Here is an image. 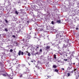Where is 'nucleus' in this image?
<instances>
[{"instance_id": "obj_9", "label": "nucleus", "mask_w": 79, "mask_h": 79, "mask_svg": "<svg viewBox=\"0 0 79 79\" xmlns=\"http://www.w3.org/2000/svg\"><path fill=\"white\" fill-rule=\"evenodd\" d=\"M37 54L39 55V53L38 52H37L36 53H33V52L32 53V55H35V56H36V55Z\"/></svg>"}, {"instance_id": "obj_45", "label": "nucleus", "mask_w": 79, "mask_h": 79, "mask_svg": "<svg viewBox=\"0 0 79 79\" xmlns=\"http://www.w3.org/2000/svg\"><path fill=\"white\" fill-rule=\"evenodd\" d=\"M66 56H67V54L66 55Z\"/></svg>"}, {"instance_id": "obj_3", "label": "nucleus", "mask_w": 79, "mask_h": 79, "mask_svg": "<svg viewBox=\"0 0 79 79\" xmlns=\"http://www.w3.org/2000/svg\"><path fill=\"white\" fill-rule=\"evenodd\" d=\"M29 70L27 69L24 71V74H27V73H29Z\"/></svg>"}, {"instance_id": "obj_10", "label": "nucleus", "mask_w": 79, "mask_h": 79, "mask_svg": "<svg viewBox=\"0 0 79 79\" xmlns=\"http://www.w3.org/2000/svg\"><path fill=\"white\" fill-rule=\"evenodd\" d=\"M56 22L57 23H61V20H58L56 21Z\"/></svg>"}, {"instance_id": "obj_21", "label": "nucleus", "mask_w": 79, "mask_h": 79, "mask_svg": "<svg viewBox=\"0 0 79 79\" xmlns=\"http://www.w3.org/2000/svg\"><path fill=\"white\" fill-rule=\"evenodd\" d=\"M5 30L6 32H8V29L7 28H5Z\"/></svg>"}, {"instance_id": "obj_16", "label": "nucleus", "mask_w": 79, "mask_h": 79, "mask_svg": "<svg viewBox=\"0 0 79 79\" xmlns=\"http://www.w3.org/2000/svg\"><path fill=\"white\" fill-rule=\"evenodd\" d=\"M35 67H36V68H37L38 69H40V67L39 66H35Z\"/></svg>"}, {"instance_id": "obj_29", "label": "nucleus", "mask_w": 79, "mask_h": 79, "mask_svg": "<svg viewBox=\"0 0 79 79\" xmlns=\"http://www.w3.org/2000/svg\"><path fill=\"white\" fill-rule=\"evenodd\" d=\"M2 76H5V77L6 76V75L5 74H3Z\"/></svg>"}, {"instance_id": "obj_13", "label": "nucleus", "mask_w": 79, "mask_h": 79, "mask_svg": "<svg viewBox=\"0 0 79 79\" xmlns=\"http://www.w3.org/2000/svg\"><path fill=\"white\" fill-rule=\"evenodd\" d=\"M35 47H36L35 50H36V51H37L38 50L37 49V48H39V46H36Z\"/></svg>"}, {"instance_id": "obj_6", "label": "nucleus", "mask_w": 79, "mask_h": 79, "mask_svg": "<svg viewBox=\"0 0 79 79\" xmlns=\"http://www.w3.org/2000/svg\"><path fill=\"white\" fill-rule=\"evenodd\" d=\"M72 65L71 64L69 65V67H68V70L70 69H72Z\"/></svg>"}, {"instance_id": "obj_35", "label": "nucleus", "mask_w": 79, "mask_h": 79, "mask_svg": "<svg viewBox=\"0 0 79 79\" xmlns=\"http://www.w3.org/2000/svg\"><path fill=\"white\" fill-rule=\"evenodd\" d=\"M12 37H14V38H15V37H16V36L15 35H13L12 36Z\"/></svg>"}, {"instance_id": "obj_33", "label": "nucleus", "mask_w": 79, "mask_h": 79, "mask_svg": "<svg viewBox=\"0 0 79 79\" xmlns=\"http://www.w3.org/2000/svg\"><path fill=\"white\" fill-rule=\"evenodd\" d=\"M64 61H68V59H64Z\"/></svg>"}, {"instance_id": "obj_44", "label": "nucleus", "mask_w": 79, "mask_h": 79, "mask_svg": "<svg viewBox=\"0 0 79 79\" xmlns=\"http://www.w3.org/2000/svg\"><path fill=\"white\" fill-rule=\"evenodd\" d=\"M31 62H32V63H33L34 62H33L32 61H31Z\"/></svg>"}, {"instance_id": "obj_24", "label": "nucleus", "mask_w": 79, "mask_h": 79, "mask_svg": "<svg viewBox=\"0 0 79 79\" xmlns=\"http://www.w3.org/2000/svg\"><path fill=\"white\" fill-rule=\"evenodd\" d=\"M67 74L68 76H70V73H67Z\"/></svg>"}, {"instance_id": "obj_46", "label": "nucleus", "mask_w": 79, "mask_h": 79, "mask_svg": "<svg viewBox=\"0 0 79 79\" xmlns=\"http://www.w3.org/2000/svg\"><path fill=\"white\" fill-rule=\"evenodd\" d=\"M0 18H1V16L0 15Z\"/></svg>"}, {"instance_id": "obj_22", "label": "nucleus", "mask_w": 79, "mask_h": 79, "mask_svg": "<svg viewBox=\"0 0 79 79\" xmlns=\"http://www.w3.org/2000/svg\"><path fill=\"white\" fill-rule=\"evenodd\" d=\"M77 68H79V63H78V64L77 65Z\"/></svg>"}, {"instance_id": "obj_23", "label": "nucleus", "mask_w": 79, "mask_h": 79, "mask_svg": "<svg viewBox=\"0 0 79 79\" xmlns=\"http://www.w3.org/2000/svg\"><path fill=\"white\" fill-rule=\"evenodd\" d=\"M55 72H58V70L57 69H55Z\"/></svg>"}, {"instance_id": "obj_30", "label": "nucleus", "mask_w": 79, "mask_h": 79, "mask_svg": "<svg viewBox=\"0 0 79 79\" xmlns=\"http://www.w3.org/2000/svg\"><path fill=\"white\" fill-rule=\"evenodd\" d=\"M5 21H6V23H8V21L6 19H5Z\"/></svg>"}, {"instance_id": "obj_5", "label": "nucleus", "mask_w": 79, "mask_h": 79, "mask_svg": "<svg viewBox=\"0 0 79 79\" xmlns=\"http://www.w3.org/2000/svg\"><path fill=\"white\" fill-rule=\"evenodd\" d=\"M36 3L38 5H41V3L40 1V0H38V1H36Z\"/></svg>"}, {"instance_id": "obj_1", "label": "nucleus", "mask_w": 79, "mask_h": 79, "mask_svg": "<svg viewBox=\"0 0 79 79\" xmlns=\"http://www.w3.org/2000/svg\"><path fill=\"white\" fill-rule=\"evenodd\" d=\"M55 33L56 34V38L57 39H60L61 40H62V39H63V38H61L62 37V36H63L62 35L63 33L61 31H55Z\"/></svg>"}, {"instance_id": "obj_15", "label": "nucleus", "mask_w": 79, "mask_h": 79, "mask_svg": "<svg viewBox=\"0 0 79 79\" xmlns=\"http://www.w3.org/2000/svg\"><path fill=\"white\" fill-rule=\"evenodd\" d=\"M76 79H79V76H76Z\"/></svg>"}, {"instance_id": "obj_48", "label": "nucleus", "mask_w": 79, "mask_h": 79, "mask_svg": "<svg viewBox=\"0 0 79 79\" xmlns=\"http://www.w3.org/2000/svg\"><path fill=\"white\" fill-rule=\"evenodd\" d=\"M20 65H18V66H19Z\"/></svg>"}, {"instance_id": "obj_7", "label": "nucleus", "mask_w": 79, "mask_h": 79, "mask_svg": "<svg viewBox=\"0 0 79 79\" xmlns=\"http://www.w3.org/2000/svg\"><path fill=\"white\" fill-rule=\"evenodd\" d=\"M45 48L46 50H48L50 48V46H47L45 47Z\"/></svg>"}, {"instance_id": "obj_40", "label": "nucleus", "mask_w": 79, "mask_h": 79, "mask_svg": "<svg viewBox=\"0 0 79 79\" xmlns=\"http://www.w3.org/2000/svg\"><path fill=\"white\" fill-rule=\"evenodd\" d=\"M22 76H22V75H20V77H22Z\"/></svg>"}, {"instance_id": "obj_11", "label": "nucleus", "mask_w": 79, "mask_h": 79, "mask_svg": "<svg viewBox=\"0 0 79 79\" xmlns=\"http://www.w3.org/2000/svg\"><path fill=\"white\" fill-rule=\"evenodd\" d=\"M13 64H16L17 63V61L15 60L13 61Z\"/></svg>"}, {"instance_id": "obj_41", "label": "nucleus", "mask_w": 79, "mask_h": 79, "mask_svg": "<svg viewBox=\"0 0 79 79\" xmlns=\"http://www.w3.org/2000/svg\"><path fill=\"white\" fill-rule=\"evenodd\" d=\"M32 53H34V52H32Z\"/></svg>"}, {"instance_id": "obj_38", "label": "nucleus", "mask_w": 79, "mask_h": 79, "mask_svg": "<svg viewBox=\"0 0 79 79\" xmlns=\"http://www.w3.org/2000/svg\"><path fill=\"white\" fill-rule=\"evenodd\" d=\"M43 29H40V31H43Z\"/></svg>"}, {"instance_id": "obj_37", "label": "nucleus", "mask_w": 79, "mask_h": 79, "mask_svg": "<svg viewBox=\"0 0 79 79\" xmlns=\"http://www.w3.org/2000/svg\"><path fill=\"white\" fill-rule=\"evenodd\" d=\"M67 52H69V49H67Z\"/></svg>"}, {"instance_id": "obj_17", "label": "nucleus", "mask_w": 79, "mask_h": 79, "mask_svg": "<svg viewBox=\"0 0 79 79\" xmlns=\"http://www.w3.org/2000/svg\"><path fill=\"white\" fill-rule=\"evenodd\" d=\"M56 55L54 54V59H56Z\"/></svg>"}, {"instance_id": "obj_27", "label": "nucleus", "mask_w": 79, "mask_h": 79, "mask_svg": "<svg viewBox=\"0 0 79 79\" xmlns=\"http://www.w3.org/2000/svg\"><path fill=\"white\" fill-rule=\"evenodd\" d=\"M21 55H24V52H22Z\"/></svg>"}, {"instance_id": "obj_2", "label": "nucleus", "mask_w": 79, "mask_h": 79, "mask_svg": "<svg viewBox=\"0 0 79 79\" xmlns=\"http://www.w3.org/2000/svg\"><path fill=\"white\" fill-rule=\"evenodd\" d=\"M27 16V14H26V13H22L20 15V17L22 20H24V16Z\"/></svg>"}, {"instance_id": "obj_18", "label": "nucleus", "mask_w": 79, "mask_h": 79, "mask_svg": "<svg viewBox=\"0 0 79 79\" xmlns=\"http://www.w3.org/2000/svg\"><path fill=\"white\" fill-rule=\"evenodd\" d=\"M29 21H26V24H27V25H28V24H29Z\"/></svg>"}, {"instance_id": "obj_25", "label": "nucleus", "mask_w": 79, "mask_h": 79, "mask_svg": "<svg viewBox=\"0 0 79 79\" xmlns=\"http://www.w3.org/2000/svg\"><path fill=\"white\" fill-rule=\"evenodd\" d=\"M9 77L10 78V79H13V77H12V76H10Z\"/></svg>"}, {"instance_id": "obj_8", "label": "nucleus", "mask_w": 79, "mask_h": 79, "mask_svg": "<svg viewBox=\"0 0 79 79\" xmlns=\"http://www.w3.org/2000/svg\"><path fill=\"white\" fill-rule=\"evenodd\" d=\"M18 32L19 33V34H22V33H23V31L20 29L19 31H18Z\"/></svg>"}, {"instance_id": "obj_14", "label": "nucleus", "mask_w": 79, "mask_h": 79, "mask_svg": "<svg viewBox=\"0 0 79 79\" xmlns=\"http://www.w3.org/2000/svg\"><path fill=\"white\" fill-rule=\"evenodd\" d=\"M52 67L54 68H56L57 66H56V65H53Z\"/></svg>"}, {"instance_id": "obj_20", "label": "nucleus", "mask_w": 79, "mask_h": 79, "mask_svg": "<svg viewBox=\"0 0 79 79\" xmlns=\"http://www.w3.org/2000/svg\"><path fill=\"white\" fill-rule=\"evenodd\" d=\"M15 13L17 15H18V11H15Z\"/></svg>"}, {"instance_id": "obj_47", "label": "nucleus", "mask_w": 79, "mask_h": 79, "mask_svg": "<svg viewBox=\"0 0 79 79\" xmlns=\"http://www.w3.org/2000/svg\"><path fill=\"white\" fill-rule=\"evenodd\" d=\"M15 53H16V52L15 51Z\"/></svg>"}, {"instance_id": "obj_4", "label": "nucleus", "mask_w": 79, "mask_h": 79, "mask_svg": "<svg viewBox=\"0 0 79 79\" xmlns=\"http://www.w3.org/2000/svg\"><path fill=\"white\" fill-rule=\"evenodd\" d=\"M24 25H21L19 27L20 29H21V30H23V29H24Z\"/></svg>"}, {"instance_id": "obj_28", "label": "nucleus", "mask_w": 79, "mask_h": 79, "mask_svg": "<svg viewBox=\"0 0 79 79\" xmlns=\"http://www.w3.org/2000/svg\"><path fill=\"white\" fill-rule=\"evenodd\" d=\"M10 52H13V49H11L10 50Z\"/></svg>"}, {"instance_id": "obj_12", "label": "nucleus", "mask_w": 79, "mask_h": 79, "mask_svg": "<svg viewBox=\"0 0 79 79\" xmlns=\"http://www.w3.org/2000/svg\"><path fill=\"white\" fill-rule=\"evenodd\" d=\"M21 50H19V53H18V55L19 56H20V55H21Z\"/></svg>"}, {"instance_id": "obj_39", "label": "nucleus", "mask_w": 79, "mask_h": 79, "mask_svg": "<svg viewBox=\"0 0 79 79\" xmlns=\"http://www.w3.org/2000/svg\"><path fill=\"white\" fill-rule=\"evenodd\" d=\"M76 30H78V28L77 27L76 28Z\"/></svg>"}, {"instance_id": "obj_32", "label": "nucleus", "mask_w": 79, "mask_h": 79, "mask_svg": "<svg viewBox=\"0 0 79 79\" xmlns=\"http://www.w3.org/2000/svg\"><path fill=\"white\" fill-rule=\"evenodd\" d=\"M74 71V70H73L72 71V73H73Z\"/></svg>"}, {"instance_id": "obj_42", "label": "nucleus", "mask_w": 79, "mask_h": 79, "mask_svg": "<svg viewBox=\"0 0 79 79\" xmlns=\"http://www.w3.org/2000/svg\"><path fill=\"white\" fill-rule=\"evenodd\" d=\"M26 53H29V52H28L27 51H26Z\"/></svg>"}, {"instance_id": "obj_26", "label": "nucleus", "mask_w": 79, "mask_h": 79, "mask_svg": "<svg viewBox=\"0 0 79 79\" xmlns=\"http://www.w3.org/2000/svg\"><path fill=\"white\" fill-rule=\"evenodd\" d=\"M51 24H54V21H52L51 22Z\"/></svg>"}, {"instance_id": "obj_36", "label": "nucleus", "mask_w": 79, "mask_h": 79, "mask_svg": "<svg viewBox=\"0 0 79 79\" xmlns=\"http://www.w3.org/2000/svg\"><path fill=\"white\" fill-rule=\"evenodd\" d=\"M62 69V70H63V71L64 70V69L63 68H62V69Z\"/></svg>"}, {"instance_id": "obj_19", "label": "nucleus", "mask_w": 79, "mask_h": 79, "mask_svg": "<svg viewBox=\"0 0 79 79\" xmlns=\"http://www.w3.org/2000/svg\"><path fill=\"white\" fill-rule=\"evenodd\" d=\"M27 55L28 56H31V53H30V52H29L27 54Z\"/></svg>"}, {"instance_id": "obj_43", "label": "nucleus", "mask_w": 79, "mask_h": 79, "mask_svg": "<svg viewBox=\"0 0 79 79\" xmlns=\"http://www.w3.org/2000/svg\"><path fill=\"white\" fill-rule=\"evenodd\" d=\"M0 75H2V74H1V72H0Z\"/></svg>"}, {"instance_id": "obj_31", "label": "nucleus", "mask_w": 79, "mask_h": 79, "mask_svg": "<svg viewBox=\"0 0 79 79\" xmlns=\"http://www.w3.org/2000/svg\"><path fill=\"white\" fill-rule=\"evenodd\" d=\"M42 52V49H40V52Z\"/></svg>"}, {"instance_id": "obj_34", "label": "nucleus", "mask_w": 79, "mask_h": 79, "mask_svg": "<svg viewBox=\"0 0 79 79\" xmlns=\"http://www.w3.org/2000/svg\"><path fill=\"white\" fill-rule=\"evenodd\" d=\"M76 70H77V69H75L73 70L74 71H76Z\"/></svg>"}]
</instances>
